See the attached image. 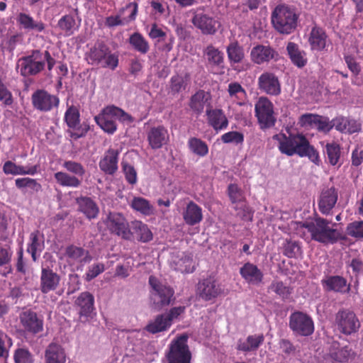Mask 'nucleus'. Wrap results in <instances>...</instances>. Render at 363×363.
Listing matches in <instances>:
<instances>
[{"mask_svg": "<svg viewBox=\"0 0 363 363\" xmlns=\"http://www.w3.org/2000/svg\"><path fill=\"white\" fill-rule=\"evenodd\" d=\"M271 18V23H296L298 18L294 9L286 4L277 6Z\"/></svg>", "mask_w": 363, "mask_h": 363, "instance_id": "393cba45", "label": "nucleus"}, {"mask_svg": "<svg viewBox=\"0 0 363 363\" xmlns=\"http://www.w3.org/2000/svg\"><path fill=\"white\" fill-rule=\"evenodd\" d=\"M79 211L89 219L97 218L99 213V208L96 203L89 197L84 196L77 200Z\"/></svg>", "mask_w": 363, "mask_h": 363, "instance_id": "e433bc0d", "label": "nucleus"}, {"mask_svg": "<svg viewBox=\"0 0 363 363\" xmlns=\"http://www.w3.org/2000/svg\"><path fill=\"white\" fill-rule=\"evenodd\" d=\"M119 151L109 148L99 163L100 169L106 174L113 175L118 170Z\"/></svg>", "mask_w": 363, "mask_h": 363, "instance_id": "b1692460", "label": "nucleus"}, {"mask_svg": "<svg viewBox=\"0 0 363 363\" xmlns=\"http://www.w3.org/2000/svg\"><path fill=\"white\" fill-rule=\"evenodd\" d=\"M221 140L223 143H233L235 145L242 144L244 142L243 133L238 131H229L221 135Z\"/></svg>", "mask_w": 363, "mask_h": 363, "instance_id": "603ef678", "label": "nucleus"}, {"mask_svg": "<svg viewBox=\"0 0 363 363\" xmlns=\"http://www.w3.org/2000/svg\"><path fill=\"white\" fill-rule=\"evenodd\" d=\"M103 223L111 234L119 236L123 240L130 238L131 235L129 230L130 224L123 213L109 212L103 220Z\"/></svg>", "mask_w": 363, "mask_h": 363, "instance_id": "6e6552de", "label": "nucleus"}, {"mask_svg": "<svg viewBox=\"0 0 363 363\" xmlns=\"http://www.w3.org/2000/svg\"><path fill=\"white\" fill-rule=\"evenodd\" d=\"M228 91L231 98L242 100L246 96V91L238 82H232L228 84Z\"/></svg>", "mask_w": 363, "mask_h": 363, "instance_id": "680f3d73", "label": "nucleus"}, {"mask_svg": "<svg viewBox=\"0 0 363 363\" xmlns=\"http://www.w3.org/2000/svg\"><path fill=\"white\" fill-rule=\"evenodd\" d=\"M278 142V149L287 156L297 155L301 157H307L312 162L319 165L320 160L318 152L312 146L305 135L300 133H278L273 136Z\"/></svg>", "mask_w": 363, "mask_h": 363, "instance_id": "f257e3e1", "label": "nucleus"}, {"mask_svg": "<svg viewBox=\"0 0 363 363\" xmlns=\"http://www.w3.org/2000/svg\"><path fill=\"white\" fill-rule=\"evenodd\" d=\"M189 150L199 157H205L208 153V147L205 141L201 139L191 137L187 142Z\"/></svg>", "mask_w": 363, "mask_h": 363, "instance_id": "c03bdc74", "label": "nucleus"}, {"mask_svg": "<svg viewBox=\"0 0 363 363\" xmlns=\"http://www.w3.org/2000/svg\"><path fill=\"white\" fill-rule=\"evenodd\" d=\"M327 35L323 29L315 26L311 30L308 39L311 50L322 51L326 47Z\"/></svg>", "mask_w": 363, "mask_h": 363, "instance_id": "f704fd0d", "label": "nucleus"}, {"mask_svg": "<svg viewBox=\"0 0 363 363\" xmlns=\"http://www.w3.org/2000/svg\"><path fill=\"white\" fill-rule=\"evenodd\" d=\"M289 328L294 333L301 336L312 335L315 329L311 317L301 311H295L290 315Z\"/></svg>", "mask_w": 363, "mask_h": 363, "instance_id": "9d476101", "label": "nucleus"}, {"mask_svg": "<svg viewBox=\"0 0 363 363\" xmlns=\"http://www.w3.org/2000/svg\"><path fill=\"white\" fill-rule=\"evenodd\" d=\"M211 95L203 90H199L191 96L189 107L196 114H201L206 104L210 106Z\"/></svg>", "mask_w": 363, "mask_h": 363, "instance_id": "473e14b6", "label": "nucleus"}, {"mask_svg": "<svg viewBox=\"0 0 363 363\" xmlns=\"http://www.w3.org/2000/svg\"><path fill=\"white\" fill-rule=\"evenodd\" d=\"M147 138L152 149H160L169 142L168 130L162 125L152 127L147 132Z\"/></svg>", "mask_w": 363, "mask_h": 363, "instance_id": "6ab92c4d", "label": "nucleus"}, {"mask_svg": "<svg viewBox=\"0 0 363 363\" xmlns=\"http://www.w3.org/2000/svg\"><path fill=\"white\" fill-rule=\"evenodd\" d=\"M62 166L67 172L74 174L76 177H83L85 174V169L81 163L67 160L63 163Z\"/></svg>", "mask_w": 363, "mask_h": 363, "instance_id": "6e6d98bb", "label": "nucleus"}, {"mask_svg": "<svg viewBox=\"0 0 363 363\" xmlns=\"http://www.w3.org/2000/svg\"><path fill=\"white\" fill-rule=\"evenodd\" d=\"M203 55L206 60V65L210 67H224V54L213 45H208L203 50Z\"/></svg>", "mask_w": 363, "mask_h": 363, "instance_id": "c85d7f7f", "label": "nucleus"}, {"mask_svg": "<svg viewBox=\"0 0 363 363\" xmlns=\"http://www.w3.org/2000/svg\"><path fill=\"white\" fill-rule=\"evenodd\" d=\"M196 292L199 298L208 301L218 297L222 289L214 277H208L199 282Z\"/></svg>", "mask_w": 363, "mask_h": 363, "instance_id": "2eb2a0df", "label": "nucleus"}, {"mask_svg": "<svg viewBox=\"0 0 363 363\" xmlns=\"http://www.w3.org/2000/svg\"><path fill=\"white\" fill-rule=\"evenodd\" d=\"M114 106H107L94 116L96 123L106 133L112 135L117 130Z\"/></svg>", "mask_w": 363, "mask_h": 363, "instance_id": "ddd939ff", "label": "nucleus"}, {"mask_svg": "<svg viewBox=\"0 0 363 363\" xmlns=\"http://www.w3.org/2000/svg\"><path fill=\"white\" fill-rule=\"evenodd\" d=\"M258 87L263 92L272 96L281 93V84L278 77L272 72H263L258 78Z\"/></svg>", "mask_w": 363, "mask_h": 363, "instance_id": "f3484780", "label": "nucleus"}, {"mask_svg": "<svg viewBox=\"0 0 363 363\" xmlns=\"http://www.w3.org/2000/svg\"><path fill=\"white\" fill-rule=\"evenodd\" d=\"M105 266L103 263L98 262L89 267L87 272L84 275V279L86 281H90L98 275L104 272Z\"/></svg>", "mask_w": 363, "mask_h": 363, "instance_id": "0e129e2a", "label": "nucleus"}, {"mask_svg": "<svg viewBox=\"0 0 363 363\" xmlns=\"http://www.w3.org/2000/svg\"><path fill=\"white\" fill-rule=\"evenodd\" d=\"M20 323L24 331L36 335L43 330V319L32 310L22 312L19 316Z\"/></svg>", "mask_w": 363, "mask_h": 363, "instance_id": "4468645a", "label": "nucleus"}, {"mask_svg": "<svg viewBox=\"0 0 363 363\" xmlns=\"http://www.w3.org/2000/svg\"><path fill=\"white\" fill-rule=\"evenodd\" d=\"M286 50L292 63L298 68L305 67L308 62L306 53L301 50L295 43L290 42L287 44Z\"/></svg>", "mask_w": 363, "mask_h": 363, "instance_id": "c9c22d12", "label": "nucleus"}, {"mask_svg": "<svg viewBox=\"0 0 363 363\" xmlns=\"http://www.w3.org/2000/svg\"><path fill=\"white\" fill-rule=\"evenodd\" d=\"M46 363H65L66 355L63 348L56 344L51 343L45 351Z\"/></svg>", "mask_w": 363, "mask_h": 363, "instance_id": "58836bf2", "label": "nucleus"}, {"mask_svg": "<svg viewBox=\"0 0 363 363\" xmlns=\"http://www.w3.org/2000/svg\"><path fill=\"white\" fill-rule=\"evenodd\" d=\"M165 357L167 363H191L192 354L187 345V337L182 335L172 340Z\"/></svg>", "mask_w": 363, "mask_h": 363, "instance_id": "39448f33", "label": "nucleus"}, {"mask_svg": "<svg viewBox=\"0 0 363 363\" xmlns=\"http://www.w3.org/2000/svg\"><path fill=\"white\" fill-rule=\"evenodd\" d=\"M321 284L325 291L343 294L349 290L346 279L339 275L326 276L321 280Z\"/></svg>", "mask_w": 363, "mask_h": 363, "instance_id": "a878e982", "label": "nucleus"}, {"mask_svg": "<svg viewBox=\"0 0 363 363\" xmlns=\"http://www.w3.org/2000/svg\"><path fill=\"white\" fill-rule=\"evenodd\" d=\"M255 113L259 128L265 130L274 126L277 118L272 102L265 96H261L255 104Z\"/></svg>", "mask_w": 363, "mask_h": 363, "instance_id": "0eeeda50", "label": "nucleus"}, {"mask_svg": "<svg viewBox=\"0 0 363 363\" xmlns=\"http://www.w3.org/2000/svg\"><path fill=\"white\" fill-rule=\"evenodd\" d=\"M33 106L35 109L48 112L54 108H57L60 104L58 96L50 94L44 89H38L31 96Z\"/></svg>", "mask_w": 363, "mask_h": 363, "instance_id": "9b49d317", "label": "nucleus"}, {"mask_svg": "<svg viewBox=\"0 0 363 363\" xmlns=\"http://www.w3.org/2000/svg\"><path fill=\"white\" fill-rule=\"evenodd\" d=\"M240 274L249 285L258 286L263 281V272L252 263H245L240 269Z\"/></svg>", "mask_w": 363, "mask_h": 363, "instance_id": "4be33fe9", "label": "nucleus"}, {"mask_svg": "<svg viewBox=\"0 0 363 363\" xmlns=\"http://www.w3.org/2000/svg\"><path fill=\"white\" fill-rule=\"evenodd\" d=\"M301 252V247L298 241L286 240L283 245V254L289 258L296 257Z\"/></svg>", "mask_w": 363, "mask_h": 363, "instance_id": "8fccbe9b", "label": "nucleus"}, {"mask_svg": "<svg viewBox=\"0 0 363 363\" xmlns=\"http://www.w3.org/2000/svg\"><path fill=\"white\" fill-rule=\"evenodd\" d=\"M149 284L152 287L150 298L155 310L161 311L174 302V291L172 287L161 284L154 276L149 277Z\"/></svg>", "mask_w": 363, "mask_h": 363, "instance_id": "20e7f679", "label": "nucleus"}, {"mask_svg": "<svg viewBox=\"0 0 363 363\" xmlns=\"http://www.w3.org/2000/svg\"><path fill=\"white\" fill-rule=\"evenodd\" d=\"M264 336L263 334H255L247 336L245 340H240L237 344V350L244 352H254L263 344Z\"/></svg>", "mask_w": 363, "mask_h": 363, "instance_id": "2f4dec72", "label": "nucleus"}, {"mask_svg": "<svg viewBox=\"0 0 363 363\" xmlns=\"http://www.w3.org/2000/svg\"><path fill=\"white\" fill-rule=\"evenodd\" d=\"M335 326L340 333L351 335L358 332L361 324L353 311L341 308L335 315Z\"/></svg>", "mask_w": 363, "mask_h": 363, "instance_id": "423d86ee", "label": "nucleus"}, {"mask_svg": "<svg viewBox=\"0 0 363 363\" xmlns=\"http://www.w3.org/2000/svg\"><path fill=\"white\" fill-rule=\"evenodd\" d=\"M64 256L69 264L84 265L91 260L88 250L74 245H69L65 247Z\"/></svg>", "mask_w": 363, "mask_h": 363, "instance_id": "a211bd4d", "label": "nucleus"}, {"mask_svg": "<svg viewBox=\"0 0 363 363\" xmlns=\"http://www.w3.org/2000/svg\"><path fill=\"white\" fill-rule=\"evenodd\" d=\"M277 55V52L273 48L262 45L254 47L250 52L252 61L258 65L269 62Z\"/></svg>", "mask_w": 363, "mask_h": 363, "instance_id": "bb28decb", "label": "nucleus"}, {"mask_svg": "<svg viewBox=\"0 0 363 363\" xmlns=\"http://www.w3.org/2000/svg\"><path fill=\"white\" fill-rule=\"evenodd\" d=\"M60 282V277L50 268L43 267L40 274V291L48 294L57 289Z\"/></svg>", "mask_w": 363, "mask_h": 363, "instance_id": "5701e85b", "label": "nucleus"}, {"mask_svg": "<svg viewBox=\"0 0 363 363\" xmlns=\"http://www.w3.org/2000/svg\"><path fill=\"white\" fill-rule=\"evenodd\" d=\"M15 363H33V357L27 349L18 348L13 355Z\"/></svg>", "mask_w": 363, "mask_h": 363, "instance_id": "e2e57ef3", "label": "nucleus"}, {"mask_svg": "<svg viewBox=\"0 0 363 363\" xmlns=\"http://www.w3.org/2000/svg\"><path fill=\"white\" fill-rule=\"evenodd\" d=\"M65 121L69 128L72 129L69 131V136L74 140L84 137L90 129L86 123L80 124L79 111L74 106H70L66 110Z\"/></svg>", "mask_w": 363, "mask_h": 363, "instance_id": "1a4fd4ad", "label": "nucleus"}, {"mask_svg": "<svg viewBox=\"0 0 363 363\" xmlns=\"http://www.w3.org/2000/svg\"><path fill=\"white\" fill-rule=\"evenodd\" d=\"M40 166L35 164L29 167L18 165L15 162L7 160L4 163L3 172L6 175H35L38 172Z\"/></svg>", "mask_w": 363, "mask_h": 363, "instance_id": "cd10ccee", "label": "nucleus"}, {"mask_svg": "<svg viewBox=\"0 0 363 363\" xmlns=\"http://www.w3.org/2000/svg\"><path fill=\"white\" fill-rule=\"evenodd\" d=\"M74 306L79 311V317L87 320L94 311V296L88 291L81 293L74 301Z\"/></svg>", "mask_w": 363, "mask_h": 363, "instance_id": "aec40b11", "label": "nucleus"}, {"mask_svg": "<svg viewBox=\"0 0 363 363\" xmlns=\"http://www.w3.org/2000/svg\"><path fill=\"white\" fill-rule=\"evenodd\" d=\"M279 347L282 352L286 355H294L299 352L297 350V347L287 339H281L279 341Z\"/></svg>", "mask_w": 363, "mask_h": 363, "instance_id": "774afa93", "label": "nucleus"}, {"mask_svg": "<svg viewBox=\"0 0 363 363\" xmlns=\"http://www.w3.org/2000/svg\"><path fill=\"white\" fill-rule=\"evenodd\" d=\"M176 270L182 273H192L194 271L193 259L189 257L182 258L179 261V267L176 268Z\"/></svg>", "mask_w": 363, "mask_h": 363, "instance_id": "338daca9", "label": "nucleus"}, {"mask_svg": "<svg viewBox=\"0 0 363 363\" xmlns=\"http://www.w3.org/2000/svg\"><path fill=\"white\" fill-rule=\"evenodd\" d=\"M15 185L18 189L28 188L35 192L41 190L42 186L36 179L30 177L18 178L15 180Z\"/></svg>", "mask_w": 363, "mask_h": 363, "instance_id": "de8ad7c7", "label": "nucleus"}, {"mask_svg": "<svg viewBox=\"0 0 363 363\" xmlns=\"http://www.w3.org/2000/svg\"><path fill=\"white\" fill-rule=\"evenodd\" d=\"M0 102L5 107H11L14 103V98L12 92L4 83L3 79L0 75Z\"/></svg>", "mask_w": 363, "mask_h": 363, "instance_id": "09e8293b", "label": "nucleus"}, {"mask_svg": "<svg viewBox=\"0 0 363 363\" xmlns=\"http://www.w3.org/2000/svg\"><path fill=\"white\" fill-rule=\"evenodd\" d=\"M131 234L126 240H136L140 242H148L153 239V234L148 225L141 220H135L130 223L129 228Z\"/></svg>", "mask_w": 363, "mask_h": 363, "instance_id": "412c9836", "label": "nucleus"}, {"mask_svg": "<svg viewBox=\"0 0 363 363\" xmlns=\"http://www.w3.org/2000/svg\"><path fill=\"white\" fill-rule=\"evenodd\" d=\"M208 124L216 131L224 130L228 125V120L221 109H207Z\"/></svg>", "mask_w": 363, "mask_h": 363, "instance_id": "c756f323", "label": "nucleus"}, {"mask_svg": "<svg viewBox=\"0 0 363 363\" xmlns=\"http://www.w3.org/2000/svg\"><path fill=\"white\" fill-rule=\"evenodd\" d=\"M171 327L169 320L167 319L165 314H160L155 317V320L150 322L145 327V330L152 334L166 331Z\"/></svg>", "mask_w": 363, "mask_h": 363, "instance_id": "79ce46f5", "label": "nucleus"}, {"mask_svg": "<svg viewBox=\"0 0 363 363\" xmlns=\"http://www.w3.org/2000/svg\"><path fill=\"white\" fill-rule=\"evenodd\" d=\"M318 131L328 133L332 130L331 122L328 117L318 115L315 128Z\"/></svg>", "mask_w": 363, "mask_h": 363, "instance_id": "69168bd1", "label": "nucleus"}, {"mask_svg": "<svg viewBox=\"0 0 363 363\" xmlns=\"http://www.w3.org/2000/svg\"><path fill=\"white\" fill-rule=\"evenodd\" d=\"M228 194L233 203H237L244 200L242 190L235 184H230L228 187Z\"/></svg>", "mask_w": 363, "mask_h": 363, "instance_id": "bf43d9fd", "label": "nucleus"}, {"mask_svg": "<svg viewBox=\"0 0 363 363\" xmlns=\"http://www.w3.org/2000/svg\"><path fill=\"white\" fill-rule=\"evenodd\" d=\"M323 152L325 155L326 161L330 165L341 166V147L338 143L335 142L328 143L324 147Z\"/></svg>", "mask_w": 363, "mask_h": 363, "instance_id": "4c0bfd02", "label": "nucleus"}, {"mask_svg": "<svg viewBox=\"0 0 363 363\" xmlns=\"http://www.w3.org/2000/svg\"><path fill=\"white\" fill-rule=\"evenodd\" d=\"M346 233L357 239L363 238V221H354L347 225Z\"/></svg>", "mask_w": 363, "mask_h": 363, "instance_id": "864d4df0", "label": "nucleus"}, {"mask_svg": "<svg viewBox=\"0 0 363 363\" xmlns=\"http://www.w3.org/2000/svg\"><path fill=\"white\" fill-rule=\"evenodd\" d=\"M325 218L316 217L311 220H306L299 224L301 237L312 240L323 245L335 244L341 239L339 231L330 225Z\"/></svg>", "mask_w": 363, "mask_h": 363, "instance_id": "f03ea898", "label": "nucleus"}, {"mask_svg": "<svg viewBox=\"0 0 363 363\" xmlns=\"http://www.w3.org/2000/svg\"><path fill=\"white\" fill-rule=\"evenodd\" d=\"M85 60L92 66H100L114 70L118 65V55L111 52L102 41H97L85 53Z\"/></svg>", "mask_w": 363, "mask_h": 363, "instance_id": "7ed1b4c3", "label": "nucleus"}, {"mask_svg": "<svg viewBox=\"0 0 363 363\" xmlns=\"http://www.w3.org/2000/svg\"><path fill=\"white\" fill-rule=\"evenodd\" d=\"M130 206L134 211L139 212L143 216H150L154 213V206L147 199L143 197H133Z\"/></svg>", "mask_w": 363, "mask_h": 363, "instance_id": "a19ab883", "label": "nucleus"}, {"mask_svg": "<svg viewBox=\"0 0 363 363\" xmlns=\"http://www.w3.org/2000/svg\"><path fill=\"white\" fill-rule=\"evenodd\" d=\"M54 177L57 183L62 186L77 188L82 184L81 180L77 177L64 172H56Z\"/></svg>", "mask_w": 363, "mask_h": 363, "instance_id": "37998d69", "label": "nucleus"}, {"mask_svg": "<svg viewBox=\"0 0 363 363\" xmlns=\"http://www.w3.org/2000/svg\"><path fill=\"white\" fill-rule=\"evenodd\" d=\"M318 115L314 113H304L298 118V125L305 128H314Z\"/></svg>", "mask_w": 363, "mask_h": 363, "instance_id": "052dcab7", "label": "nucleus"}, {"mask_svg": "<svg viewBox=\"0 0 363 363\" xmlns=\"http://www.w3.org/2000/svg\"><path fill=\"white\" fill-rule=\"evenodd\" d=\"M354 353L349 346L337 347L330 352L331 359L339 362H347L354 356Z\"/></svg>", "mask_w": 363, "mask_h": 363, "instance_id": "a18cd8bd", "label": "nucleus"}, {"mask_svg": "<svg viewBox=\"0 0 363 363\" xmlns=\"http://www.w3.org/2000/svg\"><path fill=\"white\" fill-rule=\"evenodd\" d=\"M338 199V190L332 186L323 189L318 201L320 212L323 215H329L335 206Z\"/></svg>", "mask_w": 363, "mask_h": 363, "instance_id": "dca6fc26", "label": "nucleus"}, {"mask_svg": "<svg viewBox=\"0 0 363 363\" xmlns=\"http://www.w3.org/2000/svg\"><path fill=\"white\" fill-rule=\"evenodd\" d=\"M121 165L127 182L135 185L138 182L137 172L135 167L126 162H122Z\"/></svg>", "mask_w": 363, "mask_h": 363, "instance_id": "3c124183", "label": "nucleus"}, {"mask_svg": "<svg viewBox=\"0 0 363 363\" xmlns=\"http://www.w3.org/2000/svg\"><path fill=\"white\" fill-rule=\"evenodd\" d=\"M226 52L233 69L235 71L240 72L241 69L234 65L242 62L244 60L245 52L243 48L239 45L238 41H233L228 45Z\"/></svg>", "mask_w": 363, "mask_h": 363, "instance_id": "7c9ffc66", "label": "nucleus"}, {"mask_svg": "<svg viewBox=\"0 0 363 363\" xmlns=\"http://www.w3.org/2000/svg\"><path fill=\"white\" fill-rule=\"evenodd\" d=\"M137 13L138 4L135 2L129 3L121 9L112 23H125L135 21Z\"/></svg>", "mask_w": 363, "mask_h": 363, "instance_id": "ea45409f", "label": "nucleus"}, {"mask_svg": "<svg viewBox=\"0 0 363 363\" xmlns=\"http://www.w3.org/2000/svg\"><path fill=\"white\" fill-rule=\"evenodd\" d=\"M39 55L40 52L35 50L32 55L19 59L18 67L20 68V73L22 76L35 75L44 69L45 62L37 60Z\"/></svg>", "mask_w": 363, "mask_h": 363, "instance_id": "f8f14e48", "label": "nucleus"}, {"mask_svg": "<svg viewBox=\"0 0 363 363\" xmlns=\"http://www.w3.org/2000/svg\"><path fill=\"white\" fill-rule=\"evenodd\" d=\"M129 42L133 48L141 54H146L150 50L148 42L138 33L131 35Z\"/></svg>", "mask_w": 363, "mask_h": 363, "instance_id": "49530a36", "label": "nucleus"}, {"mask_svg": "<svg viewBox=\"0 0 363 363\" xmlns=\"http://www.w3.org/2000/svg\"><path fill=\"white\" fill-rule=\"evenodd\" d=\"M183 218L189 225L199 223L203 219L201 208L194 201H190L184 211Z\"/></svg>", "mask_w": 363, "mask_h": 363, "instance_id": "72a5a7b5", "label": "nucleus"}, {"mask_svg": "<svg viewBox=\"0 0 363 363\" xmlns=\"http://www.w3.org/2000/svg\"><path fill=\"white\" fill-rule=\"evenodd\" d=\"M186 82L184 77L182 75H174L170 79V90L172 94H178L182 89H185Z\"/></svg>", "mask_w": 363, "mask_h": 363, "instance_id": "4d7b16f0", "label": "nucleus"}, {"mask_svg": "<svg viewBox=\"0 0 363 363\" xmlns=\"http://www.w3.org/2000/svg\"><path fill=\"white\" fill-rule=\"evenodd\" d=\"M38 230L33 232L30 235V243L28 247V252L31 254L33 261L36 260V253L38 250H41V244L38 240Z\"/></svg>", "mask_w": 363, "mask_h": 363, "instance_id": "13d9d810", "label": "nucleus"}, {"mask_svg": "<svg viewBox=\"0 0 363 363\" xmlns=\"http://www.w3.org/2000/svg\"><path fill=\"white\" fill-rule=\"evenodd\" d=\"M271 289L283 299L288 298L291 294L292 289L284 285L282 281H274L270 286Z\"/></svg>", "mask_w": 363, "mask_h": 363, "instance_id": "5fc2aeb1", "label": "nucleus"}]
</instances>
